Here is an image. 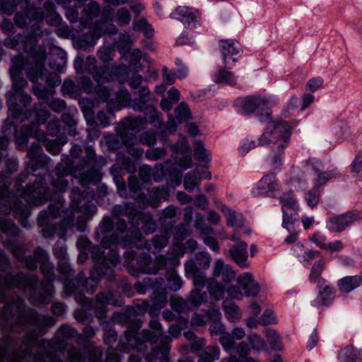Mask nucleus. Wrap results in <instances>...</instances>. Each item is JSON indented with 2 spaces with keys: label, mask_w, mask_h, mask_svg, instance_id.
<instances>
[{
  "label": "nucleus",
  "mask_w": 362,
  "mask_h": 362,
  "mask_svg": "<svg viewBox=\"0 0 362 362\" xmlns=\"http://www.w3.org/2000/svg\"><path fill=\"white\" fill-rule=\"evenodd\" d=\"M234 105L241 108L245 115L255 114L260 122H267L271 119L272 110L268 100L263 98L255 95L238 98L234 101Z\"/></svg>",
  "instance_id": "f3484780"
},
{
  "label": "nucleus",
  "mask_w": 362,
  "mask_h": 362,
  "mask_svg": "<svg viewBox=\"0 0 362 362\" xmlns=\"http://www.w3.org/2000/svg\"><path fill=\"white\" fill-rule=\"evenodd\" d=\"M47 62L50 69L59 73L62 72L67 63L66 52L59 47H49V52L47 53Z\"/></svg>",
  "instance_id": "393cba45"
},
{
  "label": "nucleus",
  "mask_w": 362,
  "mask_h": 362,
  "mask_svg": "<svg viewBox=\"0 0 362 362\" xmlns=\"http://www.w3.org/2000/svg\"><path fill=\"white\" fill-rule=\"evenodd\" d=\"M291 129V124L286 121H272L269 122L267 129L258 139L259 145L273 144L276 146L272 160L273 170L276 172L281 170L284 149L290 143Z\"/></svg>",
  "instance_id": "423d86ee"
},
{
  "label": "nucleus",
  "mask_w": 362,
  "mask_h": 362,
  "mask_svg": "<svg viewBox=\"0 0 362 362\" xmlns=\"http://www.w3.org/2000/svg\"><path fill=\"white\" fill-rule=\"evenodd\" d=\"M221 315L216 319H211L209 332L212 337H219V339H233L229 332L226 331L223 323L220 321Z\"/></svg>",
  "instance_id": "8fccbe9b"
},
{
  "label": "nucleus",
  "mask_w": 362,
  "mask_h": 362,
  "mask_svg": "<svg viewBox=\"0 0 362 362\" xmlns=\"http://www.w3.org/2000/svg\"><path fill=\"white\" fill-rule=\"evenodd\" d=\"M279 190V184L276 182V175L274 173L264 176L257 184V194L270 196Z\"/></svg>",
  "instance_id": "2f4dec72"
},
{
  "label": "nucleus",
  "mask_w": 362,
  "mask_h": 362,
  "mask_svg": "<svg viewBox=\"0 0 362 362\" xmlns=\"http://www.w3.org/2000/svg\"><path fill=\"white\" fill-rule=\"evenodd\" d=\"M118 348L121 349L124 353L130 352L128 346L135 345L138 349H146L147 344L152 346V351L146 354L144 357L148 362H170L169 353L170 350L169 342L170 341H160L161 343L156 347L158 341H118Z\"/></svg>",
  "instance_id": "2eb2a0df"
},
{
  "label": "nucleus",
  "mask_w": 362,
  "mask_h": 362,
  "mask_svg": "<svg viewBox=\"0 0 362 362\" xmlns=\"http://www.w3.org/2000/svg\"><path fill=\"white\" fill-rule=\"evenodd\" d=\"M165 141L168 149H170L173 157L175 154L182 155L191 152L189 146L184 139H181L175 144L172 143L169 139H165Z\"/></svg>",
  "instance_id": "4d7b16f0"
},
{
  "label": "nucleus",
  "mask_w": 362,
  "mask_h": 362,
  "mask_svg": "<svg viewBox=\"0 0 362 362\" xmlns=\"http://www.w3.org/2000/svg\"><path fill=\"white\" fill-rule=\"evenodd\" d=\"M132 66L124 64H110L107 66H102L98 69V74L95 76V82H109L110 79H117L121 81L127 80Z\"/></svg>",
  "instance_id": "aec40b11"
},
{
  "label": "nucleus",
  "mask_w": 362,
  "mask_h": 362,
  "mask_svg": "<svg viewBox=\"0 0 362 362\" xmlns=\"http://www.w3.org/2000/svg\"><path fill=\"white\" fill-rule=\"evenodd\" d=\"M361 218V216L356 211H349L330 218L327 222L326 227L330 232H341L349 227L354 221Z\"/></svg>",
  "instance_id": "b1692460"
},
{
  "label": "nucleus",
  "mask_w": 362,
  "mask_h": 362,
  "mask_svg": "<svg viewBox=\"0 0 362 362\" xmlns=\"http://www.w3.org/2000/svg\"><path fill=\"white\" fill-rule=\"evenodd\" d=\"M88 192L85 194L78 187L73 188L70 194L71 211L66 209L64 199L59 194L55 195L57 201L47 207V238L53 233L65 239L68 231L74 226V211L83 213L88 218L97 212L96 205L88 200Z\"/></svg>",
  "instance_id": "f257e3e1"
},
{
  "label": "nucleus",
  "mask_w": 362,
  "mask_h": 362,
  "mask_svg": "<svg viewBox=\"0 0 362 362\" xmlns=\"http://www.w3.org/2000/svg\"><path fill=\"white\" fill-rule=\"evenodd\" d=\"M171 234L156 235L151 241H145L144 248L151 250L153 249V252H159L161 249L167 246L169 242V238Z\"/></svg>",
  "instance_id": "49530a36"
},
{
  "label": "nucleus",
  "mask_w": 362,
  "mask_h": 362,
  "mask_svg": "<svg viewBox=\"0 0 362 362\" xmlns=\"http://www.w3.org/2000/svg\"><path fill=\"white\" fill-rule=\"evenodd\" d=\"M53 253L58 259L57 269L60 274L59 280L63 284V293L65 296L76 294L77 300L83 299L82 291L85 289L86 276L83 272H79L74 276L75 271L67 259L66 247L57 243L53 247Z\"/></svg>",
  "instance_id": "0eeeda50"
},
{
  "label": "nucleus",
  "mask_w": 362,
  "mask_h": 362,
  "mask_svg": "<svg viewBox=\"0 0 362 362\" xmlns=\"http://www.w3.org/2000/svg\"><path fill=\"white\" fill-rule=\"evenodd\" d=\"M62 95L76 100L81 95V88L71 79H65L61 87Z\"/></svg>",
  "instance_id": "de8ad7c7"
},
{
  "label": "nucleus",
  "mask_w": 362,
  "mask_h": 362,
  "mask_svg": "<svg viewBox=\"0 0 362 362\" xmlns=\"http://www.w3.org/2000/svg\"><path fill=\"white\" fill-rule=\"evenodd\" d=\"M222 307L226 318L230 322H235L240 318V309L233 302L226 300L223 302Z\"/></svg>",
  "instance_id": "603ef678"
},
{
  "label": "nucleus",
  "mask_w": 362,
  "mask_h": 362,
  "mask_svg": "<svg viewBox=\"0 0 362 362\" xmlns=\"http://www.w3.org/2000/svg\"><path fill=\"white\" fill-rule=\"evenodd\" d=\"M52 339H83L76 329L68 325H62Z\"/></svg>",
  "instance_id": "3c124183"
},
{
  "label": "nucleus",
  "mask_w": 362,
  "mask_h": 362,
  "mask_svg": "<svg viewBox=\"0 0 362 362\" xmlns=\"http://www.w3.org/2000/svg\"><path fill=\"white\" fill-rule=\"evenodd\" d=\"M194 154L195 159L197 160L206 164L210 162L208 151L200 141H196L194 144Z\"/></svg>",
  "instance_id": "338daca9"
},
{
  "label": "nucleus",
  "mask_w": 362,
  "mask_h": 362,
  "mask_svg": "<svg viewBox=\"0 0 362 362\" xmlns=\"http://www.w3.org/2000/svg\"><path fill=\"white\" fill-rule=\"evenodd\" d=\"M100 37V33L97 29L92 28L89 35H82L76 37L74 41V45L78 49L90 52Z\"/></svg>",
  "instance_id": "bb28decb"
},
{
  "label": "nucleus",
  "mask_w": 362,
  "mask_h": 362,
  "mask_svg": "<svg viewBox=\"0 0 362 362\" xmlns=\"http://www.w3.org/2000/svg\"><path fill=\"white\" fill-rule=\"evenodd\" d=\"M68 341H47V362H64L59 356L66 357L69 362H102L103 349L86 346L83 349L68 346Z\"/></svg>",
  "instance_id": "39448f33"
},
{
  "label": "nucleus",
  "mask_w": 362,
  "mask_h": 362,
  "mask_svg": "<svg viewBox=\"0 0 362 362\" xmlns=\"http://www.w3.org/2000/svg\"><path fill=\"white\" fill-rule=\"evenodd\" d=\"M42 183H37L36 185L30 186L26 190H18L17 194L20 197L25 198V201L30 204H36L37 199L41 198L44 189Z\"/></svg>",
  "instance_id": "79ce46f5"
},
{
  "label": "nucleus",
  "mask_w": 362,
  "mask_h": 362,
  "mask_svg": "<svg viewBox=\"0 0 362 362\" xmlns=\"http://www.w3.org/2000/svg\"><path fill=\"white\" fill-rule=\"evenodd\" d=\"M110 102L115 110H119L124 107H129L132 103V99L129 90L124 87H121L117 93L115 101L111 100Z\"/></svg>",
  "instance_id": "09e8293b"
},
{
  "label": "nucleus",
  "mask_w": 362,
  "mask_h": 362,
  "mask_svg": "<svg viewBox=\"0 0 362 362\" xmlns=\"http://www.w3.org/2000/svg\"><path fill=\"white\" fill-rule=\"evenodd\" d=\"M93 28L97 29L100 33L101 37L105 34L115 35L118 31L117 26L112 22L103 21H96Z\"/></svg>",
  "instance_id": "e2e57ef3"
},
{
  "label": "nucleus",
  "mask_w": 362,
  "mask_h": 362,
  "mask_svg": "<svg viewBox=\"0 0 362 362\" xmlns=\"http://www.w3.org/2000/svg\"><path fill=\"white\" fill-rule=\"evenodd\" d=\"M76 245L79 250L89 251L90 258L95 262L88 278L90 281L99 283L105 276L110 281L115 279V268L121 259L117 250L110 249L105 253V248L100 243L93 245L86 237L78 238Z\"/></svg>",
  "instance_id": "20e7f679"
},
{
  "label": "nucleus",
  "mask_w": 362,
  "mask_h": 362,
  "mask_svg": "<svg viewBox=\"0 0 362 362\" xmlns=\"http://www.w3.org/2000/svg\"><path fill=\"white\" fill-rule=\"evenodd\" d=\"M167 286L165 285V286L173 291H179L183 284V281L175 268L167 270Z\"/></svg>",
  "instance_id": "6e6d98bb"
},
{
  "label": "nucleus",
  "mask_w": 362,
  "mask_h": 362,
  "mask_svg": "<svg viewBox=\"0 0 362 362\" xmlns=\"http://www.w3.org/2000/svg\"><path fill=\"white\" fill-rule=\"evenodd\" d=\"M155 119V123L151 124L156 127L158 130H159L161 134L166 136L176 131L177 124L175 119L173 117H171L169 119V120L165 123L161 119L160 115L158 112L156 113V117Z\"/></svg>",
  "instance_id": "c03bdc74"
},
{
  "label": "nucleus",
  "mask_w": 362,
  "mask_h": 362,
  "mask_svg": "<svg viewBox=\"0 0 362 362\" xmlns=\"http://www.w3.org/2000/svg\"><path fill=\"white\" fill-rule=\"evenodd\" d=\"M100 13V6L96 1H91L86 5L81 12L80 18V24L83 28H86L91 21L97 18Z\"/></svg>",
  "instance_id": "f704fd0d"
},
{
  "label": "nucleus",
  "mask_w": 362,
  "mask_h": 362,
  "mask_svg": "<svg viewBox=\"0 0 362 362\" xmlns=\"http://www.w3.org/2000/svg\"><path fill=\"white\" fill-rule=\"evenodd\" d=\"M156 167L153 170L149 165L139 168V177L130 175L128 178V194L137 203L139 207L145 209L148 207L157 208L163 201L169 197V192L164 187L151 188V177L154 179Z\"/></svg>",
  "instance_id": "7ed1b4c3"
},
{
  "label": "nucleus",
  "mask_w": 362,
  "mask_h": 362,
  "mask_svg": "<svg viewBox=\"0 0 362 362\" xmlns=\"http://www.w3.org/2000/svg\"><path fill=\"white\" fill-rule=\"evenodd\" d=\"M89 279L86 278V282L85 284V289L82 291L83 299L77 300L76 295L72 294L70 296H65L63 293V297H74L76 301L81 305V309H78L74 313V317L78 320L83 323L90 322L93 320V315L91 311L93 310L95 316L102 320L106 317L107 313V304H103L102 303H98L97 300H93V299L88 298L85 296V293L92 294L95 292L96 285L98 283L94 282V284L89 285Z\"/></svg>",
  "instance_id": "9b49d317"
},
{
  "label": "nucleus",
  "mask_w": 362,
  "mask_h": 362,
  "mask_svg": "<svg viewBox=\"0 0 362 362\" xmlns=\"http://www.w3.org/2000/svg\"><path fill=\"white\" fill-rule=\"evenodd\" d=\"M168 153V147L165 145V141L162 147L151 148L146 151L145 157L151 161H156L164 158Z\"/></svg>",
  "instance_id": "bf43d9fd"
},
{
  "label": "nucleus",
  "mask_w": 362,
  "mask_h": 362,
  "mask_svg": "<svg viewBox=\"0 0 362 362\" xmlns=\"http://www.w3.org/2000/svg\"><path fill=\"white\" fill-rule=\"evenodd\" d=\"M213 275L214 277L221 276V281L224 283L232 282L235 277V273L232 267L228 264L225 265L221 259L216 261Z\"/></svg>",
  "instance_id": "c9c22d12"
},
{
  "label": "nucleus",
  "mask_w": 362,
  "mask_h": 362,
  "mask_svg": "<svg viewBox=\"0 0 362 362\" xmlns=\"http://www.w3.org/2000/svg\"><path fill=\"white\" fill-rule=\"evenodd\" d=\"M148 122V119L145 116L136 117H126L115 127L116 132L122 137L123 134H134L129 131L139 132L145 128Z\"/></svg>",
  "instance_id": "5701e85b"
},
{
  "label": "nucleus",
  "mask_w": 362,
  "mask_h": 362,
  "mask_svg": "<svg viewBox=\"0 0 362 362\" xmlns=\"http://www.w3.org/2000/svg\"><path fill=\"white\" fill-rule=\"evenodd\" d=\"M280 203L283 214L282 226L288 232H291L288 224L294 225L298 221L297 211L299 209V205L292 192L283 193L280 197Z\"/></svg>",
  "instance_id": "6ab92c4d"
},
{
  "label": "nucleus",
  "mask_w": 362,
  "mask_h": 362,
  "mask_svg": "<svg viewBox=\"0 0 362 362\" xmlns=\"http://www.w3.org/2000/svg\"><path fill=\"white\" fill-rule=\"evenodd\" d=\"M338 362H362V350L348 345L338 354Z\"/></svg>",
  "instance_id": "e433bc0d"
},
{
  "label": "nucleus",
  "mask_w": 362,
  "mask_h": 362,
  "mask_svg": "<svg viewBox=\"0 0 362 362\" xmlns=\"http://www.w3.org/2000/svg\"><path fill=\"white\" fill-rule=\"evenodd\" d=\"M339 171L337 168H332L326 171H321L316 175V178L314 180L315 187L320 189V187L325 185L328 181L337 177L339 175Z\"/></svg>",
  "instance_id": "13d9d810"
},
{
  "label": "nucleus",
  "mask_w": 362,
  "mask_h": 362,
  "mask_svg": "<svg viewBox=\"0 0 362 362\" xmlns=\"http://www.w3.org/2000/svg\"><path fill=\"white\" fill-rule=\"evenodd\" d=\"M219 49L223 62L227 69H230L237 62L236 56L241 50L240 43L233 40H221L219 41Z\"/></svg>",
  "instance_id": "412c9836"
},
{
  "label": "nucleus",
  "mask_w": 362,
  "mask_h": 362,
  "mask_svg": "<svg viewBox=\"0 0 362 362\" xmlns=\"http://www.w3.org/2000/svg\"><path fill=\"white\" fill-rule=\"evenodd\" d=\"M135 224L127 227V233L123 239L124 248H130L142 240V233L151 234L157 228V224L151 213L139 212L135 215Z\"/></svg>",
  "instance_id": "4468645a"
},
{
  "label": "nucleus",
  "mask_w": 362,
  "mask_h": 362,
  "mask_svg": "<svg viewBox=\"0 0 362 362\" xmlns=\"http://www.w3.org/2000/svg\"><path fill=\"white\" fill-rule=\"evenodd\" d=\"M179 209L178 207L171 204L161 211L159 222L163 233L171 234L173 224H175L177 217V211Z\"/></svg>",
  "instance_id": "a878e982"
},
{
  "label": "nucleus",
  "mask_w": 362,
  "mask_h": 362,
  "mask_svg": "<svg viewBox=\"0 0 362 362\" xmlns=\"http://www.w3.org/2000/svg\"><path fill=\"white\" fill-rule=\"evenodd\" d=\"M173 19L181 21L186 28H194L199 24L198 23L199 12L197 9L187 6H177L170 14Z\"/></svg>",
  "instance_id": "4be33fe9"
},
{
  "label": "nucleus",
  "mask_w": 362,
  "mask_h": 362,
  "mask_svg": "<svg viewBox=\"0 0 362 362\" xmlns=\"http://www.w3.org/2000/svg\"><path fill=\"white\" fill-rule=\"evenodd\" d=\"M247 245L243 241H239L229 250L231 259L241 268H246L247 264Z\"/></svg>",
  "instance_id": "7c9ffc66"
},
{
  "label": "nucleus",
  "mask_w": 362,
  "mask_h": 362,
  "mask_svg": "<svg viewBox=\"0 0 362 362\" xmlns=\"http://www.w3.org/2000/svg\"><path fill=\"white\" fill-rule=\"evenodd\" d=\"M237 284L247 297H255L259 293V285L250 273L246 272L238 276Z\"/></svg>",
  "instance_id": "cd10ccee"
},
{
  "label": "nucleus",
  "mask_w": 362,
  "mask_h": 362,
  "mask_svg": "<svg viewBox=\"0 0 362 362\" xmlns=\"http://www.w3.org/2000/svg\"><path fill=\"white\" fill-rule=\"evenodd\" d=\"M221 315L218 309H210L204 311V313H194L191 319L190 325L194 329L204 325L211 319H216Z\"/></svg>",
  "instance_id": "ea45409f"
},
{
  "label": "nucleus",
  "mask_w": 362,
  "mask_h": 362,
  "mask_svg": "<svg viewBox=\"0 0 362 362\" xmlns=\"http://www.w3.org/2000/svg\"><path fill=\"white\" fill-rule=\"evenodd\" d=\"M175 119L180 123L187 122L191 118V112L187 104L181 103L175 110Z\"/></svg>",
  "instance_id": "0e129e2a"
},
{
  "label": "nucleus",
  "mask_w": 362,
  "mask_h": 362,
  "mask_svg": "<svg viewBox=\"0 0 362 362\" xmlns=\"http://www.w3.org/2000/svg\"><path fill=\"white\" fill-rule=\"evenodd\" d=\"M35 66L28 71V77L31 81H35L42 75L45 60L44 52L35 53L33 56Z\"/></svg>",
  "instance_id": "37998d69"
},
{
  "label": "nucleus",
  "mask_w": 362,
  "mask_h": 362,
  "mask_svg": "<svg viewBox=\"0 0 362 362\" xmlns=\"http://www.w3.org/2000/svg\"><path fill=\"white\" fill-rule=\"evenodd\" d=\"M123 258L129 272L132 276H138L139 274H156L163 269L170 257L168 255H160L153 261L152 257L147 252H142L136 255L132 250H127Z\"/></svg>",
  "instance_id": "1a4fd4ad"
},
{
  "label": "nucleus",
  "mask_w": 362,
  "mask_h": 362,
  "mask_svg": "<svg viewBox=\"0 0 362 362\" xmlns=\"http://www.w3.org/2000/svg\"><path fill=\"white\" fill-rule=\"evenodd\" d=\"M37 117V122L32 123L30 126L25 128L22 136L18 134H16V143L19 148L23 149L28 143V137L33 136L37 139V142L33 145L28 150V155L32 158H36L42 152V149L39 144L40 141H43L45 135L43 132L39 130L40 124L45 122V112L44 110H40L35 113Z\"/></svg>",
  "instance_id": "dca6fc26"
},
{
  "label": "nucleus",
  "mask_w": 362,
  "mask_h": 362,
  "mask_svg": "<svg viewBox=\"0 0 362 362\" xmlns=\"http://www.w3.org/2000/svg\"><path fill=\"white\" fill-rule=\"evenodd\" d=\"M207 290L211 298L214 300L223 299L225 296L224 287L214 280H210L206 284Z\"/></svg>",
  "instance_id": "052dcab7"
},
{
  "label": "nucleus",
  "mask_w": 362,
  "mask_h": 362,
  "mask_svg": "<svg viewBox=\"0 0 362 362\" xmlns=\"http://www.w3.org/2000/svg\"><path fill=\"white\" fill-rule=\"evenodd\" d=\"M192 160L191 152L181 155L177 163L167 160L164 163L156 164L154 181L158 182L163 179L172 181L175 185L182 182V171L192 167Z\"/></svg>",
  "instance_id": "f8f14e48"
},
{
  "label": "nucleus",
  "mask_w": 362,
  "mask_h": 362,
  "mask_svg": "<svg viewBox=\"0 0 362 362\" xmlns=\"http://www.w3.org/2000/svg\"><path fill=\"white\" fill-rule=\"evenodd\" d=\"M117 157L119 161L120 167L115 164L110 167V172L113 176L117 194L122 198H127L128 197V189L119 171L123 170L130 174L135 173L136 171V162L128 156H124L120 158L119 154H117Z\"/></svg>",
  "instance_id": "a211bd4d"
},
{
  "label": "nucleus",
  "mask_w": 362,
  "mask_h": 362,
  "mask_svg": "<svg viewBox=\"0 0 362 362\" xmlns=\"http://www.w3.org/2000/svg\"><path fill=\"white\" fill-rule=\"evenodd\" d=\"M200 183V178H198L194 173H187L184 177L183 185L185 189L189 192H192L195 189H197V191L199 192L200 189L199 187V185Z\"/></svg>",
  "instance_id": "69168bd1"
},
{
  "label": "nucleus",
  "mask_w": 362,
  "mask_h": 362,
  "mask_svg": "<svg viewBox=\"0 0 362 362\" xmlns=\"http://www.w3.org/2000/svg\"><path fill=\"white\" fill-rule=\"evenodd\" d=\"M220 351L216 346H208L207 349L202 352L198 362H214L219 358Z\"/></svg>",
  "instance_id": "774afa93"
},
{
  "label": "nucleus",
  "mask_w": 362,
  "mask_h": 362,
  "mask_svg": "<svg viewBox=\"0 0 362 362\" xmlns=\"http://www.w3.org/2000/svg\"><path fill=\"white\" fill-rule=\"evenodd\" d=\"M127 233V223L125 219L118 218L116 221L109 216H105L100 222L94 239L100 241L101 246L109 249L120 245L124 248L123 239Z\"/></svg>",
  "instance_id": "6e6552de"
},
{
  "label": "nucleus",
  "mask_w": 362,
  "mask_h": 362,
  "mask_svg": "<svg viewBox=\"0 0 362 362\" xmlns=\"http://www.w3.org/2000/svg\"><path fill=\"white\" fill-rule=\"evenodd\" d=\"M25 66V62L22 56H18L13 59L12 66L10 69V75L15 87L21 88L26 84V81L20 76L21 71Z\"/></svg>",
  "instance_id": "72a5a7b5"
},
{
  "label": "nucleus",
  "mask_w": 362,
  "mask_h": 362,
  "mask_svg": "<svg viewBox=\"0 0 362 362\" xmlns=\"http://www.w3.org/2000/svg\"><path fill=\"white\" fill-rule=\"evenodd\" d=\"M62 156V163L56 167L60 177L78 173L83 186L95 185L101 180V169L107 164V160L103 156H97L91 145L74 144L70 149V157Z\"/></svg>",
  "instance_id": "f03ea898"
},
{
  "label": "nucleus",
  "mask_w": 362,
  "mask_h": 362,
  "mask_svg": "<svg viewBox=\"0 0 362 362\" xmlns=\"http://www.w3.org/2000/svg\"><path fill=\"white\" fill-rule=\"evenodd\" d=\"M78 105L87 122L89 123L90 121H93L95 114L93 100L88 98H79Z\"/></svg>",
  "instance_id": "864d4df0"
},
{
  "label": "nucleus",
  "mask_w": 362,
  "mask_h": 362,
  "mask_svg": "<svg viewBox=\"0 0 362 362\" xmlns=\"http://www.w3.org/2000/svg\"><path fill=\"white\" fill-rule=\"evenodd\" d=\"M111 320L114 322L127 325L124 332L125 339H151L149 331L140 332L143 322L136 317V310L132 306H127L122 311L114 312Z\"/></svg>",
  "instance_id": "ddd939ff"
},
{
  "label": "nucleus",
  "mask_w": 362,
  "mask_h": 362,
  "mask_svg": "<svg viewBox=\"0 0 362 362\" xmlns=\"http://www.w3.org/2000/svg\"><path fill=\"white\" fill-rule=\"evenodd\" d=\"M107 111L100 110L96 116L94 115V120L90 121L88 124L90 125L95 124L96 126H99L102 128H105L108 127L111 122L112 118L115 117V109L112 108V103H107Z\"/></svg>",
  "instance_id": "58836bf2"
},
{
  "label": "nucleus",
  "mask_w": 362,
  "mask_h": 362,
  "mask_svg": "<svg viewBox=\"0 0 362 362\" xmlns=\"http://www.w3.org/2000/svg\"><path fill=\"white\" fill-rule=\"evenodd\" d=\"M134 288L139 294H145L148 291H152L151 317H157L160 310L165 307L167 303L165 292V280L161 276L144 277L141 281H137L134 284Z\"/></svg>",
  "instance_id": "9d476101"
},
{
  "label": "nucleus",
  "mask_w": 362,
  "mask_h": 362,
  "mask_svg": "<svg viewBox=\"0 0 362 362\" xmlns=\"http://www.w3.org/2000/svg\"><path fill=\"white\" fill-rule=\"evenodd\" d=\"M67 143V138L64 134H60L55 139L47 137V151L52 155H58L62 147Z\"/></svg>",
  "instance_id": "5fc2aeb1"
},
{
  "label": "nucleus",
  "mask_w": 362,
  "mask_h": 362,
  "mask_svg": "<svg viewBox=\"0 0 362 362\" xmlns=\"http://www.w3.org/2000/svg\"><path fill=\"white\" fill-rule=\"evenodd\" d=\"M122 145L126 148L127 152L134 158L136 160L139 159L144 153V149L140 147L135 146L136 142V136L135 134H123L120 137Z\"/></svg>",
  "instance_id": "a19ab883"
},
{
  "label": "nucleus",
  "mask_w": 362,
  "mask_h": 362,
  "mask_svg": "<svg viewBox=\"0 0 362 362\" xmlns=\"http://www.w3.org/2000/svg\"><path fill=\"white\" fill-rule=\"evenodd\" d=\"M317 287L319 288L320 293L314 303L317 305H329L335 297L334 288L327 285L326 281L324 279L318 280Z\"/></svg>",
  "instance_id": "c756f323"
},
{
  "label": "nucleus",
  "mask_w": 362,
  "mask_h": 362,
  "mask_svg": "<svg viewBox=\"0 0 362 362\" xmlns=\"http://www.w3.org/2000/svg\"><path fill=\"white\" fill-rule=\"evenodd\" d=\"M98 303L122 307L124 304L122 294L117 291L100 292L95 296Z\"/></svg>",
  "instance_id": "4c0bfd02"
},
{
  "label": "nucleus",
  "mask_w": 362,
  "mask_h": 362,
  "mask_svg": "<svg viewBox=\"0 0 362 362\" xmlns=\"http://www.w3.org/2000/svg\"><path fill=\"white\" fill-rule=\"evenodd\" d=\"M361 283L362 279L360 276H347L339 279L337 286L340 291L349 293L358 287Z\"/></svg>",
  "instance_id": "a18cd8bd"
},
{
  "label": "nucleus",
  "mask_w": 362,
  "mask_h": 362,
  "mask_svg": "<svg viewBox=\"0 0 362 362\" xmlns=\"http://www.w3.org/2000/svg\"><path fill=\"white\" fill-rule=\"evenodd\" d=\"M150 100L135 98L132 99V103L129 107L136 112H143L144 115L148 119L149 124L155 123L157 110L151 104H148Z\"/></svg>",
  "instance_id": "c85d7f7f"
},
{
  "label": "nucleus",
  "mask_w": 362,
  "mask_h": 362,
  "mask_svg": "<svg viewBox=\"0 0 362 362\" xmlns=\"http://www.w3.org/2000/svg\"><path fill=\"white\" fill-rule=\"evenodd\" d=\"M137 209L134 203L125 202L122 204H115L111 209V214L114 217L125 216L128 218L129 224H135V215Z\"/></svg>",
  "instance_id": "473e14b6"
},
{
  "label": "nucleus",
  "mask_w": 362,
  "mask_h": 362,
  "mask_svg": "<svg viewBox=\"0 0 362 362\" xmlns=\"http://www.w3.org/2000/svg\"><path fill=\"white\" fill-rule=\"evenodd\" d=\"M224 67L220 69L214 76V81L216 83H223L228 85H233L236 82V78L233 73L226 69Z\"/></svg>",
  "instance_id": "680f3d73"
}]
</instances>
